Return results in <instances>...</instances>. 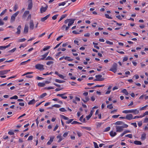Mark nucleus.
<instances>
[{"label":"nucleus","instance_id":"nucleus-2","mask_svg":"<svg viewBox=\"0 0 148 148\" xmlns=\"http://www.w3.org/2000/svg\"><path fill=\"white\" fill-rule=\"evenodd\" d=\"M19 13V12L17 11L11 16L10 20V22L11 23H13L15 21L16 17L17 16Z\"/></svg>","mask_w":148,"mask_h":148},{"label":"nucleus","instance_id":"nucleus-41","mask_svg":"<svg viewBox=\"0 0 148 148\" xmlns=\"http://www.w3.org/2000/svg\"><path fill=\"white\" fill-rule=\"evenodd\" d=\"M18 96L16 95H14V96H13L11 97L10 98V99H18Z\"/></svg>","mask_w":148,"mask_h":148},{"label":"nucleus","instance_id":"nucleus-60","mask_svg":"<svg viewBox=\"0 0 148 148\" xmlns=\"http://www.w3.org/2000/svg\"><path fill=\"white\" fill-rule=\"evenodd\" d=\"M45 32H44L43 33H42V34H40V35H39L38 36V37L39 38H40V37H42V36H44L45 35Z\"/></svg>","mask_w":148,"mask_h":148},{"label":"nucleus","instance_id":"nucleus-62","mask_svg":"<svg viewBox=\"0 0 148 148\" xmlns=\"http://www.w3.org/2000/svg\"><path fill=\"white\" fill-rule=\"evenodd\" d=\"M8 134L10 135H13L14 134V133L12 131H9L8 132Z\"/></svg>","mask_w":148,"mask_h":148},{"label":"nucleus","instance_id":"nucleus-33","mask_svg":"<svg viewBox=\"0 0 148 148\" xmlns=\"http://www.w3.org/2000/svg\"><path fill=\"white\" fill-rule=\"evenodd\" d=\"M7 10L6 9H5V10H3L0 14V16H2L6 12Z\"/></svg>","mask_w":148,"mask_h":148},{"label":"nucleus","instance_id":"nucleus-61","mask_svg":"<svg viewBox=\"0 0 148 148\" xmlns=\"http://www.w3.org/2000/svg\"><path fill=\"white\" fill-rule=\"evenodd\" d=\"M27 61H25L24 62H21L20 63V65H24L25 64H26L27 63Z\"/></svg>","mask_w":148,"mask_h":148},{"label":"nucleus","instance_id":"nucleus-51","mask_svg":"<svg viewBox=\"0 0 148 148\" xmlns=\"http://www.w3.org/2000/svg\"><path fill=\"white\" fill-rule=\"evenodd\" d=\"M53 107H55L56 108H59L61 107V106L58 104H55L52 106Z\"/></svg>","mask_w":148,"mask_h":148},{"label":"nucleus","instance_id":"nucleus-18","mask_svg":"<svg viewBox=\"0 0 148 148\" xmlns=\"http://www.w3.org/2000/svg\"><path fill=\"white\" fill-rule=\"evenodd\" d=\"M110 134L112 137H114L116 134V133L115 132H114L113 131H111L110 133Z\"/></svg>","mask_w":148,"mask_h":148},{"label":"nucleus","instance_id":"nucleus-7","mask_svg":"<svg viewBox=\"0 0 148 148\" xmlns=\"http://www.w3.org/2000/svg\"><path fill=\"white\" fill-rule=\"evenodd\" d=\"M29 29L30 30H32L34 29V24L33 21L32 20L30 21L29 24Z\"/></svg>","mask_w":148,"mask_h":148},{"label":"nucleus","instance_id":"nucleus-1","mask_svg":"<svg viewBox=\"0 0 148 148\" xmlns=\"http://www.w3.org/2000/svg\"><path fill=\"white\" fill-rule=\"evenodd\" d=\"M117 64L116 63H114L109 70L115 73L117 71Z\"/></svg>","mask_w":148,"mask_h":148},{"label":"nucleus","instance_id":"nucleus-11","mask_svg":"<svg viewBox=\"0 0 148 148\" xmlns=\"http://www.w3.org/2000/svg\"><path fill=\"white\" fill-rule=\"evenodd\" d=\"M29 27L28 25H25L24 29L23 32L25 34H27L28 32Z\"/></svg>","mask_w":148,"mask_h":148},{"label":"nucleus","instance_id":"nucleus-5","mask_svg":"<svg viewBox=\"0 0 148 148\" xmlns=\"http://www.w3.org/2000/svg\"><path fill=\"white\" fill-rule=\"evenodd\" d=\"M28 4L27 9L30 10L32 8V0H28Z\"/></svg>","mask_w":148,"mask_h":148},{"label":"nucleus","instance_id":"nucleus-22","mask_svg":"<svg viewBox=\"0 0 148 148\" xmlns=\"http://www.w3.org/2000/svg\"><path fill=\"white\" fill-rule=\"evenodd\" d=\"M45 85V83L44 82H40L38 84V86L40 87H44Z\"/></svg>","mask_w":148,"mask_h":148},{"label":"nucleus","instance_id":"nucleus-64","mask_svg":"<svg viewBox=\"0 0 148 148\" xmlns=\"http://www.w3.org/2000/svg\"><path fill=\"white\" fill-rule=\"evenodd\" d=\"M144 122L145 123L148 122V118H146L145 119Z\"/></svg>","mask_w":148,"mask_h":148},{"label":"nucleus","instance_id":"nucleus-24","mask_svg":"<svg viewBox=\"0 0 148 148\" xmlns=\"http://www.w3.org/2000/svg\"><path fill=\"white\" fill-rule=\"evenodd\" d=\"M56 138H57L58 139L59 138V139L58 141V143L61 142L63 139L62 138L61 135H58V136H57Z\"/></svg>","mask_w":148,"mask_h":148},{"label":"nucleus","instance_id":"nucleus-40","mask_svg":"<svg viewBox=\"0 0 148 148\" xmlns=\"http://www.w3.org/2000/svg\"><path fill=\"white\" fill-rule=\"evenodd\" d=\"M66 4V3L65 2H63L62 3H59L58 4V5L59 6H64V5Z\"/></svg>","mask_w":148,"mask_h":148},{"label":"nucleus","instance_id":"nucleus-63","mask_svg":"<svg viewBox=\"0 0 148 148\" xmlns=\"http://www.w3.org/2000/svg\"><path fill=\"white\" fill-rule=\"evenodd\" d=\"M63 36L62 35H61V36H59L58 37L57 39H56V40H57V41H59V40H60L61 38Z\"/></svg>","mask_w":148,"mask_h":148},{"label":"nucleus","instance_id":"nucleus-37","mask_svg":"<svg viewBox=\"0 0 148 148\" xmlns=\"http://www.w3.org/2000/svg\"><path fill=\"white\" fill-rule=\"evenodd\" d=\"M26 40V39L25 38H23L22 39H19L18 42H22L25 41Z\"/></svg>","mask_w":148,"mask_h":148},{"label":"nucleus","instance_id":"nucleus-42","mask_svg":"<svg viewBox=\"0 0 148 148\" xmlns=\"http://www.w3.org/2000/svg\"><path fill=\"white\" fill-rule=\"evenodd\" d=\"M18 8V7L17 5L16 4H15L14 5V9H13L14 11L15 12L16 11Z\"/></svg>","mask_w":148,"mask_h":148},{"label":"nucleus","instance_id":"nucleus-29","mask_svg":"<svg viewBox=\"0 0 148 148\" xmlns=\"http://www.w3.org/2000/svg\"><path fill=\"white\" fill-rule=\"evenodd\" d=\"M122 92L124 93L126 95H127L129 94L128 92H127L126 89H124L122 90Z\"/></svg>","mask_w":148,"mask_h":148},{"label":"nucleus","instance_id":"nucleus-27","mask_svg":"<svg viewBox=\"0 0 148 148\" xmlns=\"http://www.w3.org/2000/svg\"><path fill=\"white\" fill-rule=\"evenodd\" d=\"M146 134L145 133L143 134L141 136V139L143 140H144L146 138Z\"/></svg>","mask_w":148,"mask_h":148},{"label":"nucleus","instance_id":"nucleus-16","mask_svg":"<svg viewBox=\"0 0 148 148\" xmlns=\"http://www.w3.org/2000/svg\"><path fill=\"white\" fill-rule=\"evenodd\" d=\"M54 139V137H51L50 138L47 144L48 145H50L52 142L53 141Z\"/></svg>","mask_w":148,"mask_h":148},{"label":"nucleus","instance_id":"nucleus-32","mask_svg":"<svg viewBox=\"0 0 148 148\" xmlns=\"http://www.w3.org/2000/svg\"><path fill=\"white\" fill-rule=\"evenodd\" d=\"M122 112L125 114L131 113V110H124Z\"/></svg>","mask_w":148,"mask_h":148},{"label":"nucleus","instance_id":"nucleus-55","mask_svg":"<svg viewBox=\"0 0 148 148\" xmlns=\"http://www.w3.org/2000/svg\"><path fill=\"white\" fill-rule=\"evenodd\" d=\"M68 134L69 133L68 132H65L63 136L64 137H66V136H68Z\"/></svg>","mask_w":148,"mask_h":148},{"label":"nucleus","instance_id":"nucleus-15","mask_svg":"<svg viewBox=\"0 0 148 148\" xmlns=\"http://www.w3.org/2000/svg\"><path fill=\"white\" fill-rule=\"evenodd\" d=\"M21 25H19L17 28V32H16V34H19L21 33Z\"/></svg>","mask_w":148,"mask_h":148},{"label":"nucleus","instance_id":"nucleus-30","mask_svg":"<svg viewBox=\"0 0 148 148\" xmlns=\"http://www.w3.org/2000/svg\"><path fill=\"white\" fill-rule=\"evenodd\" d=\"M53 60V58L50 56H48L45 59V60Z\"/></svg>","mask_w":148,"mask_h":148},{"label":"nucleus","instance_id":"nucleus-50","mask_svg":"<svg viewBox=\"0 0 148 148\" xmlns=\"http://www.w3.org/2000/svg\"><path fill=\"white\" fill-rule=\"evenodd\" d=\"M106 42L107 44H108L109 45H113V42H110V41L108 40L106 41Z\"/></svg>","mask_w":148,"mask_h":148},{"label":"nucleus","instance_id":"nucleus-36","mask_svg":"<svg viewBox=\"0 0 148 148\" xmlns=\"http://www.w3.org/2000/svg\"><path fill=\"white\" fill-rule=\"evenodd\" d=\"M16 50V48H14L13 49L8 51V53H13Z\"/></svg>","mask_w":148,"mask_h":148},{"label":"nucleus","instance_id":"nucleus-54","mask_svg":"<svg viewBox=\"0 0 148 148\" xmlns=\"http://www.w3.org/2000/svg\"><path fill=\"white\" fill-rule=\"evenodd\" d=\"M128 59V57L127 56L124 57L123 60V62H124L127 61Z\"/></svg>","mask_w":148,"mask_h":148},{"label":"nucleus","instance_id":"nucleus-59","mask_svg":"<svg viewBox=\"0 0 148 148\" xmlns=\"http://www.w3.org/2000/svg\"><path fill=\"white\" fill-rule=\"evenodd\" d=\"M26 46V45L25 44H21L20 46L19 47V48H21V47H25Z\"/></svg>","mask_w":148,"mask_h":148},{"label":"nucleus","instance_id":"nucleus-10","mask_svg":"<svg viewBox=\"0 0 148 148\" xmlns=\"http://www.w3.org/2000/svg\"><path fill=\"white\" fill-rule=\"evenodd\" d=\"M102 75H98L95 76V77L98 80H98V81H102L104 80V78H101Z\"/></svg>","mask_w":148,"mask_h":148},{"label":"nucleus","instance_id":"nucleus-14","mask_svg":"<svg viewBox=\"0 0 148 148\" xmlns=\"http://www.w3.org/2000/svg\"><path fill=\"white\" fill-rule=\"evenodd\" d=\"M66 94V93H63L62 94H58L57 95L58 96L61 97L63 99H65L67 98V97L66 96H64Z\"/></svg>","mask_w":148,"mask_h":148},{"label":"nucleus","instance_id":"nucleus-43","mask_svg":"<svg viewBox=\"0 0 148 148\" xmlns=\"http://www.w3.org/2000/svg\"><path fill=\"white\" fill-rule=\"evenodd\" d=\"M58 14H56L54 15L52 17V19L53 20H56L57 18V17L58 16Z\"/></svg>","mask_w":148,"mask_h":148},{"label":"nucleus","instance_id":"nucleus-13","mask_svg":"<svg viewBox=\"0 0 148 148\" xmlns=\"http://www.w3.org/2000/svg\"><path fill=\"white\" fill-rule=\"evenodd\" d=\"M139 112V111L137 109L131 110V113H133L135 114H138Z\"/></svg>","mask_w":148,"mask_h":148},{"label":"nucleus","instance_id":"nucleus-34","mask_svg":"<svg viewBox=\"0 0 148 148\" xmlns=\"http://www.w3.org/2000/svg\"><path fill=\"white\" fill-rule=\"evenodd\" d=\"M72 124H81L82 123H80L79 122L76 121H74L72 122Z\"/></svg>","mask_w":148,"mask_h":148},{"label":"nucleus","instance_id":"nucleus-8","mask_svg":"<svg viewBox=\"0 0 148 148\" xmlns=\"http://www.w3.org/2000/svg\"><path fill=\"white\" fill-rule=\"evenodd\" d=\"M48 8V6L47 5H46V6L45 7H42L40 9V11L41 13H43L44 12L46 11L47 9Z\"/></svg>","mask_w":148,"mask_h":148},{"label":"nucleus","instance_id":"nucleus-4","mask_svg":"<svg viewBox=\"0 0 148 148\" xmlns=\"http://www.w3.org/2000/svg\"><path fill=\"white\" fill-rule=\"evenodd\" d=\"M35 67L36 69L38 70H44V65L41 64H37L35 65Z\"/></svg>","mask_w":148,"mask_h":148},{"label":"nucleus","instance_id":"nucleus-45","mask_svg":"<svg viewBox=\"0 0 148 148\" xmlns=\"http://www.w3.org/2000/svg\"><path fill=\"white\" fill-rule=\"evenodd\" d=\"M125 136L128 137L130 138H132V134H129L126 135Z\"/></svg>","mask_w":148,"mask_h":148},{"label":"nucleus","instance_id":"nucleus-23","mask_svg":"<svg viewBox=\"0 0 148 148\" xmlns=\"http://www.w3.org/2000/svg\"><path fill=\"white\" fill-rule=\"evenodd\" d=\"M134 143L136 145H142L141 142L138 140H135L134 142Z\"/></svg>","mask_w":148,"mask_h":148},{"label":"nucleus","instance_id":"nucleus-35","mask_svg":"<svg viewBox=\"0 0 148 148\" xmlns=\"http://www.w3.org/2000/svg\"><path fill=\"white\" fill-rule=\"evenodd\" d=\"M47 95V94L46 93H44L40 96V98H43L45 97Z\"/></svg>","mask_w":148,"mask_h":148},{"label":"nucleus","instance_id":"nucleus-20","mask_svg":"<svg viewBox=\"0 0 148 148\" xmlns=\"http://www.w3.org/2000/svg\"><path fill=\"white\" fill-rule=\"evenodd\" d=\"M36 102L35 100L34 99H33L32 100L30 101L28 103V105H31L34 104Z\"/></svg>","mask_w":148,"mask_h":148},{"label":"nucleus","instance_id":"nucleus-52","mask_svg":"<svg viewBox=\"0 0 148 148\" xmlns=\"http://www.w3.org/2000/svg\"><path fill=\"white\" fill-rule=\"evenodd\" d=\"M59 110L60 111L64 112L66 111V110L64 108H61L59 109Z\"/></svg>","mask_w":148,"mask_h":148},{"label":"nucleus","instance_id":"nucleus-58","mask_svg":"<svg viewBox=\"0 0 148 148\" xmlns=\"http://www.w3.org/2000/svg\"><path fill=\"white\" fill-rule=\"evenodd\" d=\"M58 126L57 125H56L55 126L54 129H53V131H56V130L58 129Z\"/></svg>","mask_w":148,"mask_h":148},{"label":"nucleus","instance_id":"nucleus-39","mask_svg":"<svg viewBox=\"0 0 148 148\" xmlns=\"http://www.w3.org/2000/svg\"><path fill=\"white\" fill-rule=\"evenodd\" d=\"M107 108L110 109H112L113 108V107L112 106V104L108 105L107 106Z\"/></svg>","mask_w":148,"mask_h":148},{"label":"nucleus","instance_id":"nucleus-28","mask_svg":"<svg viewBox=\"0 0 148 148\" xmlns=\"http://www.w3.org/2000/svg\"><path fill=\"white\" fill-rule=\"evenodd\" d=\"M67 16V14H64L62 15L61 18H60L59 21H58V22H59L61 20H62L63 19L65 18Z\"/></svg>","mask_w":148,"mask_h":148},{"label":"nucleus","instance_id":"nucleus-12","mask_svg":"<svg viewBox=\"0 0 148 148\" xmlns=\"http://www.w3.org/2000/svg\"><path fill=\"white\" fill-rule=\"evenodd\" d=\"M10 70H4L0 71V75H3L6 74L8 72L10 71Z\"/></svg>","mask_w":148,"mask_h":148},{"label":"nucleus","instance_id":"nucleus-48","mask_svg":"<svg viewBox=\"0 0 148 148\" xmlns=\"http://www.w3.org/2000/svg\"><path fill=\"white\" fill-rule=\"evenodd\" d=\"M105 15L106 17V18H109V19H112V18L111 17H110L109 16V15H108L107 14H105Z\"/></svg>","mask_w":148,"mask_h":148},{"label":"nucleus","instance_id":"nucleus-57","mask_svg":"<svg viewBox=\"0 0 148 148\" xmlns=\"http://www.w3.org/2000/svg\"><path fill=\"white\" fill-rule=\"evenodd\" d=\"M42 58H41L40 60H44L46 58V56L44 54L42 56Z\"/></svg>","mask_w":148,"mask_h":148},{"label":"nucleus","instance_id":"nucleus-49","mask_svg":"<svg viewBox=\"0 0 148 148\" xmlns=\"http://www.w3.org/2000/svg\"><path fill=\"white\" fill-rule=\"evenodd\" d=\"M53 61H49L47 62L46 64L48 65H50L51 64H53Z\"/></svg>","mask_w":148,"mask_h":148},{"label":"nucleus","instance_id":"nucleus-47","mask_svg":"<svg viewBox=\"0 0 148 148\" xmlns=\"http://www.w3.org/2000/svg\"><path fill=\"white\" fill-rule=\"evenodd\" d=\"M50 46H47L46 47L44 48L43 50V51H45L48 49H50Z\"/></svg>","mask_w":148,"mask_h":148},{"label":"nucleus","instance_id":"nucleus-46","mask_svg":"<svg viewBox=\"0 0 148 148\" xmlns=\"http://www.w3.org/2000/svg\"><path fill=\"white\" fill-rule=\"evenodd\" d=\"M110 127H106L105 129V130L103 131L104 132H108V131L110 130Z\"/></svg>","mask_w":148,"mask_h":148},{"label":"nucleus","instance_id":"nucleus-53","mask_svg":"<svg viewBox=\"0 0 148 148\" xmlns=\"http://www.w3.org/2000/svg\"><path fill=\"white\" fill-rule=\"evenodd\" d=\"M93 143L95 148H99L98 145L96 143L94 142Z\"/></svg>","mask_w":148,"mask_h":148},{"label":"nucleus","instance_id":"nucleus-31","mask_svg":"<svg viewBox=\"0 0 148 148\" xmlns=\"http://www.w3.org/2000/svg\"><path fill=\"white\" fill-rule=\"evenodd\" d=\"M61 117L63 119L65 120H68L69 118L64 115H60Z\"/></svg>","mask_w":148,"mask_h":148},{"label":"nucleus","instance_id":"nucleus-56","mask_svg":"<svg viewBox=\"0 0 148 148\" xmlns=\"http://www.w3.org/2000/svg\"><path fill=\"white\" fill-rule=\"evenodd\" d=\"M72 33L74 34H79V32H77L75 30H74L73 31H72Z\"/></svg>","mask_w":148,"mask_h":148},{"label":"nucleus","instance_id":"nucleus-17","mask_svg":"<svg viewBox=\"0 0 148 148\" xmlns=\"http://www.w3.org/2000/svg\"><path fill=\"white\" fill-rule=\"evenodd\" d=\"M50 16V14H49L46 16L45 17L41 18V21L42 22L44 21L45 20H46Z\"/></svg>","mask_w":148,"mask_h":148},{"label":"nucleus","instance_id":"nucleus-19","mask_svg":"<svg viewBox=\"0 0 148 148\" xmlns=\"http://www.w3.org/2000/svg\"><path fill=\"white\" fill-rule=\"evenodd\" d=\"M29 11L28 10H26L24 12L23 15V17H26L27 14H29Z\"/></svg>","mask_w":148,"mask_h":148},{"label":"nucleus","instance_id":"nucleus-44","mask_svg":"<svg viewBox=\"0 0 148 148\" xmlns=\"http://www.w3.org/2000/svg\"><path fill=\"white\" fill-rule=\"evenodd\" d=\"M73 120V119H69L68 121H66V123L67 124H69L71 123Z\"/></svg>","mask_w":148,"mask_h":148},{"label":"nucleus","instance_id":"nucleus-25","mask_svg":"<svg viewBox=\"0 0 148 148\" xmlns=\"http://www.w3.org/2000/svg\"><path fill=\"white\" fill-rule=\"evenodd\" d=\"M55 81L56 82L60 83H64L65 82V81H64L61 80L57 79H55Z\"/></svg>","mask_w":148,"mask_h":148},{"label":"nucleus","instance_id":"nucleus-3","mask_svg":"<svg viewBox=\"0 0 148 148\" xmlns=\"http://www.w3.org/2000/svg\"><path fill=\"white\" fill-rule=\"evenodd\" d=\"M75 20V19H71L69 22V23L68 25V26L66 27L65 30L66 31H67L69 29L70 26L74 23Z\"/></svg>","mask_w":148,"mask_h":148},{"label":"nucleus","instance_id":"nucleus-38","mask_svg":"<svg viewBox=\"0 0 148 148\" xmlns=\"http://www.w3.org/2000/svg\"><path fill=\"white\" fill-rule=\"evenodd\" d=\"M82 128L83 129H85L88 130H91V128L90 127H82Z\"/></svg>","mask_w":148,"mask_h":148},{"label":"nucleus","instance_id":"nucleus-21","mask_svg":"<svg viewBox=\"0 0 148 148\" xmlns=\"http://www.w3.org/2000/svg\"><path fill=\"white\" fill-rule=\"evenodd\" d=\"M115 125H122L123 124V122L121 121H118L114 124Z\"/></svg>","mask_w":148,"mask_h":148},{"label":"nucleus","instance_id":"nucleus-26","mask_svg":"<svg viewBox=\"0 0 148 148\" xmlns=\"http://www.w3.org/2000/svg\"><path fill=\"white\" fill-rule=\"evenodd\" d=\"M64 59L65 60H67L68 61H73V59L71 58L70 57L66 56L64 58Z\"/></svg>","mask_w":148,"mask_h":148},{"label":"nucleus","instance_id":"nucleus-6","mask_svg":"<svg viewBox=\"0 0 148 148\" xmlns=\"http://www.w3.org/2000/svg\"><path fill=\"white\" fill-rule=\"evenodd\" d=\"M116 132H120L123 130V127L121 126H116Z\"/></svg>","mask_w":148,"mask_h":148},{"label":"nucleus","instance_id":"nucleus-9","mask_svg":"<svg viewBox=\"0 0 148 148\" xmlns=\"http://www.w3.org/2000/svg\"><path fill=\"white\" fill-rule=\"evenodd\" d=\"M125 119L128 120H131L133 119V116L132 114H129L126 115Z\"/></svg>","mask_w":148,"mask_h":148}]
</instances>
